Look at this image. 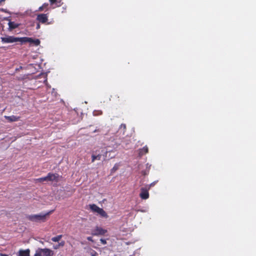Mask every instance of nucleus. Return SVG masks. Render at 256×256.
I'll return each mask as SVG.
<instances>
[{"mask_svg":"<svg viewBox=\"0 0 256 256\" xmlns=\"http://www.w3.org/2000/svg\"><path fill=\"white\" fill-rule=\"evenodd\" d=\"M35 69L34 64H26V63H20L18 68H17V76L18 80H30V76L34 72Z\"/></svg>","mask_w":256,"mask_h":256,"instance_id":"f257e3e1","label":"nucleus"},{"mask_svg":"<svg viewBox=\"0 0 256 256\" xmlns=\"http://www.w3.org/2000/svg\"><path fill=\"white\" fill-rule=\"evenodd\" d=\"M54 212L50 210L46 214L40 213L38 214H31L26 216V218L29 220L34 222H46L50 216Z\"/></svg>","mask_w":256,"mask_h":256,"instance_id":"f03ea898","label":"nucleus"},{"mask_svg":"<svg viewBox=\"0 0 256 256\" xmlns=\"http://www.w3.org/2000/svg\"><path fill=\"white\" fill-rule=\"evenodd\" d=\"M152 185V184H151L150 185H148L144 187H142L140 188V196L142 199L146 200L149 198L148 190L150 189V188Z\"/></svg>","mask_w":256,"mask_h":256,"instance_id":"7ed1b4c3","label":"nucleus"},{"mask_svg":"<svg viewBox=\"0 0 256 256\" xmlns=\"http://www.w3.org/2000/svg\"><path fill=\"white\" fill-rule=\"evenodd\" d=\"M47 182H58L60 181L62 176H60L58 174L49 172L46 176Z\"/></svg>","mask_w":256,"mask_h":256,"instance_id":"20e7f679","label":"nucleus"},{"mask_svg":"<svg viewBox=\"0 0 256 256\" xmlns=\"http://www.w3.org/2000/svg\"><path fill=\"white\" fill-rule=\"evenodd\" d=\"M48 14H38L36 16V20L40 23L50 24L52 22H48Z\"/></svg>","mask_w":256,"mask_h":256,"instance_id":"39448f33","label":"nucleus"},{"mask_svg":"<svg viewBox=\"0 0 256 256\" xmlns=\"http://www.w3.org/2000/svg\"><path fill=\"white\" fill-rule=\"evenodd\" d=\"M107 230L103 229L101 227L96 226V228L92 232V234L93 236H102L104 235Z\"/></svg>","mask_w":256,"mask_h":256,"instance_id":"423d86ee","label":"nucleus"},{"mask_svg":"<svg viewBox=\"0 0 256 256\" xmlns=\"http://www.w3.org/2000/svg\"><path fill=\"white\" fill-rule=\"evenodd\" d=\"M1 40L2 43H12L16 42V37L6 36L4 37H2Z\"/></svg>","mask_w":256,"mask_h":256,"instance_id":"0eeeda50","label":"nucleus"},{"mask_svg":"<svg viewBox=\"0 0 256 256\" xmlns=\"http://www.w3.org/2000/svg\"><path fill=\"white\" fill-rule=\"evenodd\" d=\"M18 256H30V250L28 248L26 250H20L18 252Z\"/></svg>","mask_w":256,"mask_h":256,"instance_id":"6e6552de","label":"nucleus"},{"mask_svg":"<svg viewBox=\"0 0 256 256\" xmlns=\"http://www.w3.org/2000/svg\"><path fill=\"white\" fill-rule=\"evenodd\" d=\"M42 256H52V251L48 248H41Z\"/></svg>","mask_w":256,"mask_h":256,"instance_id":"1a4fd4ad","label":"nucleus"},{"mask_svg":"<svg viewBox=\"0 0 256 256\" xmlns=\"http://www.w3.org/2000/svg\"><path fill=\"white\" fill-rule=\"evenodd\" d=\"M148 148L146 146L143 147L142 148H140L138 150V156L141 157L143 155L148 153Z\"/></svg>","mask_w":256,"mask_h":256,"instance_id":"9d476101","label":"nucleus"},{"mask_svg":"<svg viewBox=\"0 0 256 256\" xmlns=\"http://www.w3.org/2000/svg\"><path fill=\"white\" fill-rule=\"evenodd\" d=\"M31 40V38L23 37V38H17V42H20L23 43L28 42Z\"/></svg>","mask_w":256,"mask_h":256,"instance_id":"9b49d317","label":"nucleus"},{"mask_svg":"<svg viewBox=\"0 0 256 256\" xmlns=\"http://www.w3.org/2000/svg\"><path fill=\"white\" fill-rule=\"evenodd\" d=\"M28 43L32 46H38L40 44V40L38 39H33L31 38V40Z\"/></svg>","mask_w":256,"mask_h":256,"instance_id":"f8f14e48","label":"nucleus"},{"mask_svg":"<svg viewBox=\"0 0 256 256\" xmlns=\"http://www.w3.org/2000/svg\"><path fill=\"white\" fill-rule=\"evenodd\" d=\"M90 210L94 212H96L97 213H98L100 209V208H99L98 206L96 204H90Z\"/></svg>","mask_w":256,"mask_h":256,"instance_id":"ddd939ff","label":"nucleus"},{"mask_svg":"<svg viewBox=\"0 0 256 256\" xmlns=\"http://www.w3.org/2000/svg\"><path fill=\"white\" fill-rule=\"evenodd\" d=\"M102 217L108 218V216L106 212L102 208H100L98 213Z\"/></svg>","mask_w":256,"mask_h":256,"instance_id":"4468645a","label":"nucleus"},{"mask_svg":"<svg viewBox=\"0 0 256 256\" xmlns=\"http://www.w3.org/2000/svg\"><path fill=\"white\" fill-rule=\"evenodd\" d=\"M102 157V155L98 154L96 156L92 154V162H94L96 160H100Z\"/></svg>","mask_w":256,"mask_h":256,"instance_id":"2eb2a0df","label":"nucleus"},{"mask_svg":"<svg viewBox=\"0 0 256 256\" xmlns=\"http://www.w3.org/2000/svg\"><path fill=\"white\" fill-rule=\"evenodd\" d=\"M62 234L58 235L55 237H53L52 238V240L54 242H58L60 239L62 238Z\"/></svg>","mask_w":256,"mask_h":256,"instance_id":"dca6fc26","label":"nucleus"},{"mask_svg":"<svg viewBox=\"0 0 256 256\" xmlns=\"http://www.w3.org/2000/svg\"><path fill=\"white\" fill-rule=\"evenodd\" d=\"M9 28L12 30L16 28V24L14 22H9Z\"/></svg>","mask_w":256,"mask_h":256,"instance_id":"f3484780","label":"nucleus"},{"mask_svg":"<svg viewBox=\"0 0 256 256\" xmlns=\"http://www.w3.org/2000/svg\"><path fill=\"white\" fill-rule=\"evenodd\" d=\"M35 180H36V182H42L44 181H47V177L46 176H44V177L36 178V179Z\"/></svg>","mask_w":256,"mask_h":256,"instance_id":"a211bd4d","label":"nucleus"},{"mask_svg":"<svg viewBox=\"0 0 256 256\" xmlns=\"http://www.w3.org/2000/svg\"><path fill=\"white\" fill-rule=\"evenodd\" d=\"M48 6V3H44L42 4V6L39 8L38 10L40 11H42L44 9L47 8Z\"/></svg>","mask_w":256,"mask_h":256,"instance_id":"6ab92c4d","label":"nucleus"},{"mask_svg":"<svg viewBox=\"0 0 256 256\" xmlns=\"http://www.w3.org/2000/svg\"><path fill=\"white\" fill-rule=\"evenodd\" d=\"M91 256H97L98 255L96 252L94 250H93L91 248L90 249V251L88 252Z\"/></svg>","mask_w":256,"mask_h":256,"instance_id":"aec40b11","label":"nucleus"},{"mask_svg":"<svg viewBox=\"0 0 256 256\" xmlns=\"http://www.w3.org/2000/svg\"><path fill=\"white\" fill-rule=\"evenodd\" d=\"M34 256H42L41 248L36 251V252L34 254Z\"/></svg>","mask_w":256,"mask_h":256,"instance_id":"412c9836","label":"nucleus"},{"mask_svg":"<svg viewBox=\"0 0 256 256\" xmlns=\"http://www.w3.org/2000/svg\"><path fill=\"white\" fill-rule=\"evenodd\" d=\"M64 244H65V242H64V241L62 240V241L61 242H60L58 244V246H56V247H55V248H56H56H58V246H62H62H64Z\"/></svg>","mask_w":256,"mask_h":256,"instance_id":"4be33fe9","label":"nucleus"},{"mask_svg":"<svg viewBox=\"0 0 256 256\" xmlns=\"http://www.w3.org/2000/svg\"><path fill=\"white\" fill-rule=\"evenodd\" d=\"M100 240L103 244H106V241L104 239L101 238Z\"/></svg>","mask_w":256,"mask_h":256,"instance_id":"5701e85b","label":"nucleus"},{"mask_svg":"<svg viewBox=\"0 0 256 256\" xmlns=\"http://www.w3.org/2000/svg\"><path fill=\"white\" fill-rule=\"evenodd\" d=\"M123 128V130H124L126 129V125L125 124H122L120 125V128Z\"/></svg>","mask_w":256,"mask_h":256,"instance_id":"b1692460","label":"nucleus"},{"mask_svg":"<svg viewBox=\"0 0 256 256\" xmlns=\"http://www.w3.org/2000/svg\"><path fill=\"white\" fill-rule=\"evenodd\" d=\"M50 0V4L52 5L56 3V0Z\"/></svg>","mask_w":256,"mask_h":256,"instance_id":"393cba45","label":"nucleus"},{"mask_svg":"<svg viewBox=\"0 0 256 256\" xmlns=\"http://www.w3.org/2000/svg\"><path fill=\"white\" fill-rule=\"evenodd\" d=\"M87 240L89 241H91V242H94L93 240H92V238L91 237V236H88L87 238Z\"/></svg>","mask_w":256,"mask_h":256,"instance_id":"a878e982","label":"nucleus"},{"mask_svg":"<svg viewBox=\"0 0 256 256\" xmlns=\"http://www.w3.org/2000/svg\"><path fill=\"white\" fill-rule=\"evenodd\" d=\"M40 28V24L39 23L37 24L36 28L37 30L39 29Z\"/></svg>","mask_w":256,"mask_h":256,"instance_id":"bb28decb","label":"nucleus"},{"mask_svg":"<svg viewBox=\"0 0 256 256\" xmlns=\"http://www.w3.org/2000/svg\"><path fill=\"white\" fill-rule=\"evenodd\" d=\"M14 118H10V120L14 121L16 120V118L15 116L13 117Z\"/></svg>","mask_w":256,"mask_h":256,"instance_id":"cd10ccee","label":"nucleus"},{"mask_svg":"<svg viewBox=\"0 0 256 256\" xmlns=\"http://www.w3.org/2000/svg\"><path fill=\"white\" fill-rule=\"evenodd\" d=\"M112 169H113V170H116L117 169V168H116L115 166H114V167L113 168H112Z\"/></svg>","mask_w":256,"mask_h":256,"instance_id":"c85d7f7f","label":"nucleus"}]
</instances>
